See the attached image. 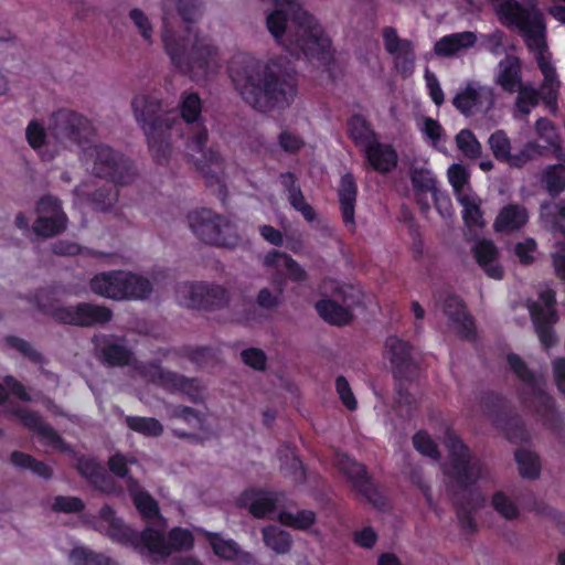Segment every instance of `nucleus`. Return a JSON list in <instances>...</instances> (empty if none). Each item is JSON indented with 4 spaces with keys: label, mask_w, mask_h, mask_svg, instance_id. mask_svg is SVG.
Masks as SVG:
<instances>
[{
    "label": "nucleus",
    "mask_w": 565,
    "mask_h": 565,
    "mask_svg": "<svg viewBox=\"0 0 565 565\" xmlns=\"http://www.w3.org/2000/svg\"><path fill=\"white\" fill-rule=\"evenodd\" d=\"M264 265L273 267L276 271H285L294 281H303L307 278L306 270L289 255L279 250L268 253L264 258Z\"/></svg>",
    "instance_id": "nucleus-32"
},
{
    "label": "nucleus",
    "mask_w": 565,
    "mask_h": 565,
    "mask_svg": "<svg viewBox=\"0 0 565 565\" xmlns=\"http://www.w3.org/2000/svg\"><path fill=\"white\" fill-rule=\"evenodd\" d=\"M74 194L79 200H87L93 207L98 211H108L118 200V191L115 185L106 183L97 188L94 192L87 184H81L74 189Z\"/></svg>",
    "instance_id": "nucleus-26"
},
{
    "label": "nucleus",
    "mask_w": 565,
    "mask_h": 565,
    "mask_svg": "<svg viewBox=\"0 0 565 565\" xmlns=\"http://www.w3.org/2000/svg\"><path fill=\"white\" fill-rule=\"evenodd\" d=\"M52 316L60 322L78 327L104 324L113 318V313L109 308L87 302H82L76 306L55 308Z\"/></svg>",
    "instance_id": "nucleus-16"
},
{
    "label": "nucleus",
    "mask_w": 565,
    "mask_h": 565,
    "mask_svg": "<svg viewBox=\"0 0 565 565\" xmlns=\"http://www.w3.org/2000/svg\"><path fill=\"white\" fill-rule=\"evenodd\" d=\"M135 117L140 124L148 141L149 151L159 164L169 162L172 148L169 130H177L188 137L189 151L202 152V159L195 160L196 168L206 178H214L222 166V157L213 149L204 151L207 141V129L201 115V108H135Z\"/></svg>",
    "instance_id": "nucleus-1"
},
{
    "label": "nucleus",
    "mask_w": 565,
    "mask_h": 565,
    "mask_svg": "<svg viewBox=\"0 0 565 565\" xmlns=\"http://www.w3.org/2000/svg\"><path fill=\"white\" fill-rule=\"evenodd\" d=\"M516 106H535L540 100L539 89L532 83L522 82L518 89Z\"/></svg>",
    "instance_id": "nucleus-59"
},
{
    "label": "nucleus",
    "mask_w": 565,
    "mask_h": 565,
    "mask_svg": "<svg viewBox=\"0 0 565 565\" xmlns=\"http://www.w3.org/2000/svg\"><path fill=\"white\" fill-rule=\"evenodd\" d=\"M337 466L339 470L351 481L354 489L369 502L376 507H381L383 504V498L371 482L363 465L345 454H339L337 456Z\"/></svg>",
    "instance_id": "nucleus-18"
},
{
    "label": "nucleus",
    "mask_w": 565,
    "mask_h": 565,
    "mask_svg": "<svg viewBox=\"0 0 565 565\" xmlns=\"http://www.w3.org/2000/svg\"><path fill=\"white\" fill-rule=\"evenodd\" d=\"M263 539L265 544L278 554L289 552L291 539L289 533L277 526L270 525L263 529Z\"/></svg>",
    "instance_id": "nucleus-45"
},
{
    "label": "nucleus",
    "mask_w": 565,
    "mask_h": 565,
    "mask_svg": "<svg viewBox=\"0 0 565 565\" xmlns=\"http://www.w3.org/2000/svg\"><path fill=\"white\" fill-rule=\"evenodd\" d=\"M483 505V498L479 493H471L457 507V518L462 530L473 532L476 521L473 513Z\"/></svg>",
    "instance_id": "nucleus-37"
},
{
    "label": "nucleus",
    "mask_w": 565,
    "mask_h": 565,
    "mask_svg": "<svg viewBox=\"0 0 565 565\" xmlns=\"http://www.w3.org/2000/svg\"><path fill=\"white\" fill-rule=\"evenodd\" d=\"M90 290L102 297L122 299H145L152 292V282L143 276L125 270L104 271L89 281Z\"/></svg>",
    "instance_id": "nucleus-8"
},
{
    "label": "nucleus",
    "mask_w": 565,
    "mask_h": 565,
    "mask_svg": "<svg viewBox=\"0 0 565 565\" xmlns=\"http://www.w3.org/2000/svg\"><path fill=\"white\" fill-rule=\"evenodd\" d=\"M70 561L72 565H117L107 555L84 546L73 548L70 553Z\"/></svg>",
    "instance_id": "nucleus-42"
},
{
    "label": "nucleus",
    "mask_w": 565,
    "mask_h": 565,
    "mask_svg": "<svg viewBox=\"0 0 565 565\" xmlns=\"http://www.w3.org/2000/svg\"><path fill=\"white\" fill-rule=\"evenodd\" d=\"M507 360L510 370L522 382L523 401L531 402L530 406L541 416L545 425L555 430L561 429L563 418L554 409L553 399L545 393L543 379L534 374L518 354L510 353Z\"/></svg>",
    "instance_id": "nucleus-7"
},
{
    "label": "nucleus",
    "mask_w": 565,
    "mask_h": 565,
    "mask_svg": "<svg viewBox=\"0 0 565 565\" xmlns=\"http://www.w3.org/2000/svg\"><path fill=\"white\" fill-rule=\"evenodd\" d=\"M445 445L452 465V477L460 487L468 488L479 480L490 479L491 470L487 462L472 455L454 431L446 433Z\"/></svg>",
    "instance_id": "nucleus-9"
},
{
    "label": "nucleus",
    "mask_w": 565,
    "mask_h": 565,
    "mask_svg": "<svg viewBox=\"0 0 565 565\" xmlns=\"http://www.w3.org/2000/svg\"><path fill=\"white\" fill-rule=\"evenodd\" d=\"M169 418L179 419L191 428H203L205 416L203 413L184 405L169 407Z\"/></svg>",
    "instance_id": "nucleus-47"
},
{
    "label": "nucleus",
    "mask_w": 565,
    "mask_h": 565,
    "mask_svg": "<svg viewBox=\"0 0 565 565\" xmlns=\"http://www.w3.org/2000/svg\"><path fill=\"white\" fill-rule=\"evenodd\" d=\"M316 309L319 316L331 324L344 326L352 320V313L349 309L330 299L317 302Z\"/></svg>",
    "instance_id": "nucleus-38"
},
{
    "label": "nucleus",
    "mask_w": 565,
    "mask_h": 565,
    "mask_svg": "<svg viewBox=\"0 0 565 565\" xmlns=\"http://www.w3.org/2000/svg\"><path fill=\"white\" fill-rule=\"evenodd\" d=\"M188 223L194 235L206 244L232 247L238 242L235 225L209 209L189 213Z\"/></svg>",
    "instance_id": "nucleus-10"
},
{
    "label": "nucleus",
    "mask_w": 565,
    "mask_h": 565,
    "mask_svg": "<svg viewBox=\"0 0 565 565\" xmlns=\"http://www.w3.org/2000/svg\"><path fill=\"white\" fill-rule=\"evenodd\" d=\"M514 457L522 478H539L541 472V462L535 452L527 449H519L515 451Z\"/></svg>",
    "instance_id": "nucleus-44"
},
{
    "label": "nucleus",
    "mask_w": 565,
    "mask_h": 565,
    "mask_svg": "<svg viewBox=\"0 0 565 565\" xmlns=\"http://www.w3.org/2000/svg\"><path fill=\"white\" fill-rule=\"evenodd\" d=\"M126 424L130 429L148 437H158L163 433V426L153 417L128 416Z\"/></svg>",
    "instance_id": "nucleus-48"
},
{
    "label": "nucleus",
    "mask_w": 565,
    "mask_h": 565,
    "mask_svg": "<svg viewBox=\"0 0 565 565\" xmlns=\"http://www.w3.org/2000/svg\"><path fill=\"white\" fill-rule=\"evenodd\" d=\"M129 18L138 29L142 39L149 43L152 42V25L148 17L140 9H132L129 12Z\"/></svg>",
    "instance_id": "nucleus-62"
},
{
    "label": "nucleus",
    "mask_w": 565,
    "mask_h": 565,
    "mask_svg": "<svg viewBox=\"0 0 565 565\" xmlns=\"http://www.w3.org/2000/svg\"><path fill=\"white\" fill-rule=\"evenodd\" d=\"M555 292L545 289L540 292L539 301L529 305V311L540 339L545 349H550L557 342L553 326L557 322V313L554 309Z\"/></svg>",
    "instance_id": "nucleus-14"
},
{
    "label": "nucleus",
    "mask_w": 565,
    "mask_h": 565,
    "mask_svg": "<svg viewBox=\"0 0 565 565\" xmlns=\"http://www.w3.org/2000/svg\"><path fill=\"white\" fill-rule=\"evenodd\" d=\"M280 494L276 492L259 491L252 495L249 512L255 518H265L273 512L279 502Z\"/></svg>",
    "instance_id": "nucleus-41"
},
{
    "label": "nucleus",
    "mask_w": 565,
    "mask_h": 565,
    "mask_svg": "<svg viewBox=\"0 0 565 565\" xmlns=\"http://www.w3.org/2000/svg\"><path fill=\"white\" fill-rule=\"evenodd\" d=\"M542 184L552 196L562 193L565 190V166L562 163L548 166L543 171Z\"/></svg>",
    "instance_id": "nucleus-43"
},
{
    "label": "nucleus",
    "mask_w": 565,
    "mask_h": 565,
    "mask_svg": "<svg viewBox=\"0 0 565 565\" xmlns=\"http://www.w3.org/2000/svg\"><path fill=\"white\" fill-rule=\"evenodd\" d=\"M137 461L135 458H127L126 456L121 454H115L108 459V467L109 470L117 476L118 478H121L125 480L126 486L128 487V480L129 478H132L129 473V465H136Z\"/></svg>",
    "instance_id": "nucleus-56"
},
{
    "label": "nucleus",
    "mask_w": 565,
    "mask_h": 565,
    "mask_svg": "<svg viewBox=\"0 0 565 565\" xmlns=\"http://www.w3.org/2000/svg\"><path fill=\"white\" fill-rule=\"evenodd\" d=\"M128 490L134 499L136 508L146 519L151 520L159 516L157 503L147 492L140 489L136 479L129 478Z\"/></svg>",
    "instance_id": "nucleus-40"
},
{
    "label": "nucleus",
    "mask_w": 565,
    "mask_h": 565,
    "mask_svg": "<svg viewBox=\"0 0 565 565\" xmlns=\"http://www.w3.org/2000/svg\"><path fill=\"white\" fill-rule=\"evenodd\" d=\"M230 76L247 104H292L297 96L296 71L285 58L263 65L255 57L239 53L230 64Z\"/></svg>",
    "instance_id": "nucleus-2"
},
{
    "label": "nucleus",
    "mask_w": 565,
    "mask_h": 565,
    "mask_svg": "<svg viewBox=\"0 0 565 565\" xmlns=\"http://www.w3.org/2000/svg\"><path fill=\"white\" fill-rule=\"evenodd\" d=\"M459 150L469 159H477L481 154V145L469 129L460 130L456 136Z\"/></svg>",
    "instance_id": "nucleus-52"
},
{
    "label": "nucleus",
    "mask_w": 565,
    "mask_h": 565,
    "mask_svg": "<svg viewBox=\"0 0 565 565\" xmlns=\"http://www.w3.org/2000/svg\"><path fill=\"white\" fill-rule=\"evenodd\" d=\"M545 148L536 141H530L515 154H511L508 164L512 168H523L529 162L542 157Z\"/></svg>",
    "instance_id": "nucleus-50"
},
{
    "label": "nucleus",
    "mask_w": 565,
    "mask_h": 565,
    "mask_svg": "<svg viewBox=\"0 0 565 565\" xmlns=\"http://www.w3.org/2000/svg\"><path fill=\"white\" fill-rule=\"evenodd\" d=\"M76 469L97 490L104 493L116 492L114 479L105 471L103 466L92 457H79Z\"/></svg>",
    "instance_id": "nucleus-24"
},
{
    "label": "nucleus",
    "mask_w": 565,
    "mask_h": 565,
    "mask_svg": "<svg viewBox=\"0 0 565 565\" xmlns=\"http://www.w3.org/2000/svg\"><path fill=\"white\" fill-rule=\"evenodd\" d=\"M349 131L352 139L364 149L375 141L374 132L360 116H354L349 121Z\"/></svg>",
    "instance_id": "nucleus-49"
},
{
    "label": "nucleus",
    "mask_w": 565,
    "mask_h": 565,
    "mask_svg": "<svg viewBox=\"0 0 565 565\" xmlns=\"http://www.w3.org/2000/svg\"><path fill=\"white\" fill-rule=\"evenodd\" d=\"M476 42L477 35L471 31L452 33L438 40L435 43L434 52L438 56L450 57L472 47Z\"/></svg>",
    "instance_id": "nucleus-28"
},
{
    "label": "nucleus",
    "mask_w": 565,
    "mask_h": 565,
    "mask_svg": "<svg viewBox=\"0 0 565 565\" xmlns=\"http://www.w3.org/2000/svg\"><path fill=\"white\" fill-rule=\"evenodd\" d=\"M364 150L367 161L376 171L382 173L388 172L397 163V154L388 145L380 143L375 140Z\"/></svg>",
    "instance_id": "nucleus-34"
},
{
    "label": "nucleus",
    "mask_w": 565,
    "mask_h": 565,
    "mask_svg": "<svg viewBox=\"0 0 565 565\" xmlns=\"http://www.w3.org/2000/svg\"><path fill=\"white\" fill-rule=\"evenodd\" d=\"M6 342L9 347L20 352L23 356L29 359L35 364H42L44 358L41 352L33 348V345L24 339L18 337H8Z\"/></svg>",
    "instance_id": "nucleus-54"
},
{
    "label": "nucleus",
    "mask_w": 565,
    "mask_h": 565,
    "mask_svg": "<svg viewBox=\"0 0 565 565\" xmlns=\"http://www.w3.org/2000/svg\"><path fill=\"white\" fill-rule=\"evenodd\" d=\"M94 526L114 541L139 548L151 558L156 555L164 557L170 555L173 548L186 550L193 545L192 534L186 530L173 529L169 534V541L160 531L152 527H147L141 533L136 532L117 518L109 505L100 509Z\"/></svg>",
    "instance_id": "nucleus-4"
},
{
    "label": "nucleus",
    "mask_w": 565,
    "mask_h": 565,
    "mask_svg": "<svg viewBox=\"0 0 565 565\" xmlns=\"http://www.w3.org/2000/svg\"><path fill=\"white\" fill-rule=\"evenodd\" d=\"M498 13L522 32L527 47L534 53L537 66L545 84L561 86L556 68L545 54V26L541 13L535 8H526L515 1H505Z\"/></svg>",
    "instance_id": "nucleus-6"
},
{
    "label": "nucleus",
    "mask_w": 565,
    "mask_h": 565,
    "mask_svg": "<svg viewBox=\"0 0 565 565\" xmlns=\"http://www.w3.org/2000/svg\"><path fill=\"white\" fill-rule=\"evenodd\" d=\"M385 349L397 376L407 377L415 372L416 360L413 347L408 342L392 335L386 339Z\"/></svg>",
    "instance_id": "nucleus-21"
},
{
    "label": "nucleus",
    "mask_w": 565,
    "mask_h": 565,
    "mask_svg": "<svg viewBox=\"0 0 565 565\" xmlns=\"http://www.w3.org/2000/svg\"><path fill=\"white\" fill-rule=\"evenodd\" d=\"M536 132L543 140H545L551 147L555 149L557 158L563 156L556 129L550 120L540 118L536 121Z\"/></svg>",
    "instance_id": "nucleus-55"
},
{
    "label": "nucleus",
    "mask_w": 565,
    "mask_h": 565,
    "mask_svg": "<svg viewBox=\"0 0 565 565\" xmlns=\"http://www.w3.org/2000/svg\"><path fill=\"white\" fill-rule=\"evenodd\" d=\"M50 130L58 141L78 145L88 141L95 134L90 121L74 113L72 108H57L52 115Z\"/></svg>",
    "instance_id": "nucleus-13"
},
{
    "label": "nucleus",
    "mask_w": 565,
    "mask_h": 565,
    "mask_svg": "<svg viewBox=\"0 0 565 565\" xmlns=\"http://www.w3.org/2000/svg\"><path fill=\"white\" fill-rule=\"evenodd\" d=\"M411 181L416 194L417 203L424 212L428 211L429 203L425 200V195L428 193L434 195L438 191L433 173L427 169L414 168L411 171Z\"/></svg>",
    "instance_id": "nucleus-36"
},
{
    "label": "nucleus",
    "mask_w": 565,
    "mask_h": 565,
    "mask_svg": "<svg viewBox=\"0 0 565 565\" xmlns=\"http://www.w3.org/2000/svg\"><path fill=\"white\" fill-rule=\"evenodd\" d=\"M443 311L449 319V327L461 338L470 339L475 326L472 318L466 312L462 301L455 296H448L443 305Z\"/></svg>",
    "instance_id": "nucleus-22"
},
{
    "label": "nucleus",
    "mask_w": 565,
    "mask_h": 565,
    "mask_svg": "<svg viewBox=\"0 0 565 565\" xmlns=\"http://www.w3.org/2000/svg\"><path fill=\"white\" fill-rule=\"evenodd\" d=\"M281 524L297 530H307L316 522V513L311 510L297 512L282 511L278 515Z\"/></svg>",
    "instance_id": "nucleus-46"
},
{
    "label": "nucleus",
    "mask_w": 565,
    "mask_h": 565,
    "mask_svg": "<svg viewBox=\"0 0 565 565\" xmlns=\"http://www.w3.org/2000/svg\"><path fill=\"white\" fill-rule=\"evenodd\" d=\"M162 41L173 64L183 71L206 75L220 67L218 47L210 36L194 26H186L184 34L177 36L164 20Z\"/></svg>",
    "instance_id": "nucleus-5"
},
{
    "label": "nucleus",
    "mask_w": 565,
    "mask_h": 565,
    "mask_svg": "<svg viewBox=\"0 0 565 565\" xmlns=\"http://www.w3.org/2000/svg\"><path fill=\"white\" fill-rule=\"evenodd\" d=\"M4 414H11L18 417L26 428L36 433L44 444L60 451L68 450L63 439L38 413L20 406H10L4 411Z\"/></svg>",
    "instance_id": "nucleus-20"
},
{
    "label": "nucleus",
    "mask_w": 565,
    "mask_h": 565,
    "mask_svg": "<svg viewBox=\"0 0 565 565\" xmlns=\"http://www.w3.org/2000/svg\"><path fill=\"white\" fill-rule=\"evenodd\" d=\"M206 539L214 554L222 558L238 561L245 565L252 564L254 561L253 555L243 551L232 539H224L217 533H206Z\"/></svg>",
    "instance_id": "nucleus-29"
},
{
    "label": "nucleus",
    "mask_w": 565,
    "mask_h": 565,
    "mask_svg": "<svg viewBox=\"0 0 565 565\" xmlns=\"http://www.w3.org/2000/svg\"><path fill=\"white\" fill-rule=\"evenodd\" d=\"M335 390L342 404L349 409H356L358 402L351 390V386L344 376H338L335 380Z\"/></svg>",
    "instance_id": "nucleus-63"
},
{
    "label": "nucleus",
    "mask_w": 565,
    "mask_h": 565,
    "mask_svg": "<svg viewBox=\"0 0 565 565\" xmlns=\"http://www.w3.org/2000/svg\"><path fill=\"white\" fill-rule=\"evenodd\" d=\"M140 372L149 381L159 384L168 391L183 393L193 403L203 402L202 386L196 379H188L164 370L156 363L143 365Z\"/></svg>",
    "instance_id": "nucleus-15"
},
{
    "label": "nucleus",
    "mask_w": 565,
    "mask_h": 565,
    "mask_svg": "<svg viewBox=\"0 0 565 565\" xmlns=\"http://www.w3.org/2000/svg\"><path fill=\"white\" fill-rule=\"evenodd\" d=\"M284 292V280H274V290L263 288L259 290L256 297V303L266 310H271L280 306L281 296Z\"/></svg>",
    "instance_id": "nucleus-51"
},
{
    "label": "nucleus",
    "mask_w": 565,
    "mask_h": 565,
    "mask_svg": "<svg viewBox=\"0 0 565 565\" xmlns=\"http://www.w3.org/2000/svg\"><path fill=\"white\" fill-rule=\"evenodd\" d=\"M462 206V218L470 230L481 228L486 225L481 211V199L473 192H459L456 198Z\"/></svg>",
    "instance_id": "nucleus-35"
},
{
    "label": "nucleus",
    "mask_w": 565,
    "mask_h": 565,
    "mask_svg": "<svg viewBox=\"0 0 565 565\" xmlns=\"http://www.w3.org/2000/svg\"><path fill=\"white\" fill-rule=\"evenodd\" d=\"M495 89L479 81H469L454 97V106H492Z\"/></svg>",
    "instance_id": "nucleus-23"
},
{
    "label": "nucleus",
    "mask_w": 565,
    "mask_h": 565,
    "mask_svg": "<svg viewBox=\"0 0 565 565\" xmlns=\"http://www.w3.org/2000/svg\"><path fill=\"white\" fill-rule=\"evenodd\" d=\"M490 149L497 160L507 162L511 157V142L503 130L494 131L488 140Z\"/></svg>",
    "instance_id": "nucleus-53"
},
{
    "label": "nucleus",
    "mask_w": 565,
    "mask_h": 565,
    "mask_svg": "<svg viewBox=\"0 0 565 565\" xmlns=\"http://www.w3.org/2000/svg\"><path fill=\"white\" fill-rule=\"evenodd\" d=\"M99 351L103 363L109 366L129 365L134 360V352L125 341L116 340L113 337L104 339Z\"/></svg>",
    "instance_id": "nucleus-31"
},
{
    "label": "nucleus",
    "mask_w": 565,
    "mask_h": 565,
    "mask_svg": "<svg viewBox=\"0 0 565 565\" xmlns=\"http://www.w3.org/2000/svg\"><path fill=\"white\" fill-rule=\"evenodd\" d=\"M468 178V171L463 166L455 163L449 167L448 179L454 188L456 198L459 192H471L469 189H466Z\"/></svg>",
    "instance_id": "nucleus-57"
},
{
    "label": "nucleus",
    "mask_w": 565,
    "mask_h": 565,
    "mask_svg": "<svg viewBox=\"0 0 565 565\" xmlns=\"http://www.w3.org/2000/svg\"><path fill=\"white\" fill-rule=\"evenodd\" d=\"M356 199V185L352 174L347 173L341 178L339 185V200L342 218L347 226L354 228V204Z\"/></svg>",
    "instance_id": "nucleus-33"
},
{
    "label": "nucleus",
    "mask_w": 565,
    "mask_h": 565,
    "mask_svg": "<svg viewBox=\"0 0 565 565\" xmlns=\"http://www.w3.org/2000/svg\"><path fill=\"white\" fill-rule=\"evenodd\" d=\"M490 505L501 519L508 522L518 520L521 514L515 500L502 490H498L492 494Z\"/></svg>",
    "instance_id": "nucleus-39"
},
{
    "label": "nucleus",
    "mask_w": 565,
    "mask_h": 565,
    "mask_svg": "<svg viewBox=\"0 0 565 565\" xmlns=\"http://www.w3.org/2000/svg\"><path fill=\"white\" fill-rule=\"evenodd\" d=\"M542 217L545 222L551 223L552 231H563L558 225V220H565V205L545 204L542 206Z\"/></svg>",
    "instance_id": "nucleus-61"
},
{
    "label": "nucleus",
    "mask_w": 565,
    "mask_h": 565,
    "mask_svg": "<svg viewBox=\"0 0 565 565\" xmlns=\"http://www.w3.org/2000/svg\"><path fill=\"white\" fill-rule=\"evenodd\" d=\"M472 252L477 263L490 278H503V268L498 263V248L491 241L480 239L476 242Z\"/></svg>",
    "instance_id": "nucleus-27"
},
{
    "label": "nucleus",
    "mask_w": 565,
    "mask_h": 565,
    "mask_svg": "<svg viewBox=\"0 0 565 565\" xmlns=\"http://www.w3.org/2000/svg\"><path fill=\"white\" fill-rule=\"evenodd\" d=\"M284 475L292 480L294 483H300L305 480V471L300 460L291 452L286 456V461L281 463Z\"/></svg>",
    "instance_id": "nucleus-60"
},
{
    "label": "nucleus",
    "mask_w": 565,
    "mask_h": 565,
    "mask_svg": "<svg viewBox=\"0 0 565 565\" xmlns=\"http://www.w3.org/2000/svg\"><path fill=\"white\" fill-rule=\"evenodd\" d=\"M177 298L184 307L207 310L222 309L231 301L230 291L225 287L206 281L179 285Z\"/></svg>",
    "instance_id": "nucleus-12"
},
{
    "label": "nucleus",
    "mask_w": 565,
    "mask_h": 565,
    "mask_svg": "<svg viewBox=\"0 0 565 565\" xmlns=\"http://www.w3.org/2000/svg\"><path fill=\"white\" fill-rule=\"evenodd\" d=\"M85 157L93 160V171L97 177L116 184H131L138 175L134 162L108 146L89 147L85 149Z\"/></svg>",
    "instance_id": "nucleus-11"
},
{
    "label": "nucleus",
    "mask_w": 565,
    "mask_h": 565,
    "mask_svg": "<svg viewBox=\"0 0 565 565\" xmlns=\"http://www.w3.org/2000/svg\"><path fill=\"white\" fill-rule=\"evenodd\" d=\"M38 218L33 231L42 237H52L66 228L67 217L61 209L60 201L51 195L42 198L38 202Z\"/></svg>",
    "instance_id": "nucleus-17"
},
{
    "label": "nucleus",
    "mask_w": 565,
    "mask_h": 565,
    "mask_svg": "<svg viewBox=\"0 0 565 565\" xmlns=\"http://www.w3.org/2000/svg\"><path fill=\"white\" fill-rule=\"evenodd\" d=\"M383 38L384 47L393 56L396 72L404 77L412 75L416 60L413 42L401 39L393 28H385Z\"/></svg>",
    "instance_id": "nucleus-19"
},
{
    "label": "nucleus",
    "mask_w": 565,
    "mask_h": 565,
    "mask_svg": "<svg viewBox=\"0 0 565 565\" xmlns=\"http://www.w3.org/2000/svg\"><path fill=\"white\" fill-rule=\"evenodd\" d=\"M25 137L28 143L33 149L42 148L46 142V131L44 126L39 120H31L25 129Z\"/></svg>",
    "instance_id": "nucleus-58"
},
{
    "label": "nucleus",
    "mask_w": 565,
    "mask_h": 565,
    "mask_svg": "<svg viewBox=\"0 0 565 565\" xmlns=\"http://www.w3.org/2000/svg\"><path fill=\"white\" fill-rule=\"evenodd\" d=\"M274 11L266 24L275 40L287 50L301 51L310 62L328 65L333 46L319 21L298 0H273Z\"/></svg>",
    "instance_id": "nucleus-3"
},
{
    "label": "nucleus",
    "mask_w": 565,
    "mask_h": 565,
    "mask_svg": "<svg viewBox=\"0 0 565 565\" xmlns=\"http://www.w3.org/2000/svg\"><path fill=\"white\" fill-rule=\"evenodd\" d=\"M529 221V212L521 204H508L497 215L493 227L497 232L510 233L522 228Z\"/></svg>",
    "instance_id": "nucleus-30"
},
{
    "label": "nucleus",
    "mask_w": 565,
    "mask_h": 565,
    "mask_svg": "<svg viewBox=\"0 0 565 565\" xmlns=\"http://www.w3.org/2000/svg\"><path fill=\"white\" fill-rule=\"evenodd\" d=\"M414 447L423 455L434 459L439 458V451L433 439L423 431L417 433L413 437Z\"/></svg>",
    "instance_id": "nucleus-64"
},
{
    "label": "nucleus",
    "mask_w": 565,
    "mask_h": 565,
    "mask_svg": "<svg viewBox=\"0 0 565 565\" xmlns=\"http://www.w3.org/2000/svg\"><path fill=\"white\" fill-rule=\"evenodd\" d=\"M522 82L520 58L514 55H507L497 66L494 83L505 93L514 94Z\"/></svg>",
    "instance_id": "nucleus-25"
}]
</instances>
